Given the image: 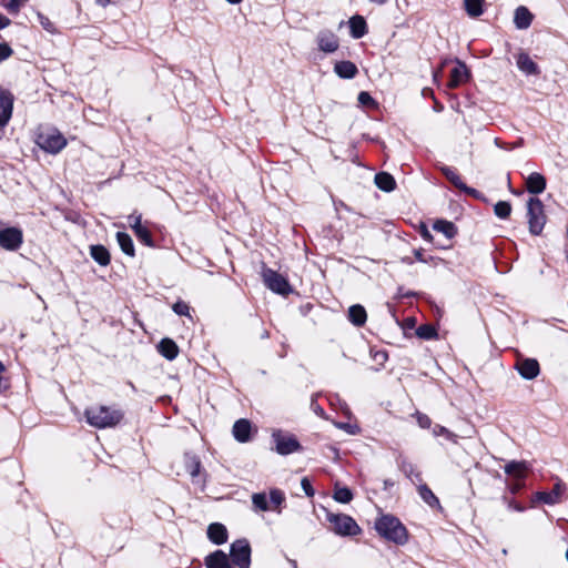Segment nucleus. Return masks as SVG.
<instances>
[{"label": "nucleus", "instance_id": "obj_19", "mask_svg": "<svg viewBox=\"0 0 568 568\" xmlns=\"http://www.w3.org/2000/svg\"><path fill=\"white\" fill-rule=\"evenodd\" d=\"M526 187L529 193L540 194L546 189V179L540 173L534 172L527 176Z\"/></svg>", "mask_w": 568, "mask_h": 568}, {"label": "nucleus", "instance_id": "obj_50", "mask_svg": "<svg viewBox=\"0 0 568 568\" xmlns=\"http://www.w3.org/2000/svg\"><path fill=\"white\" fill-rule=\"evenodd\" d=\"M39 20H40L41 26H42L45 30H48V31H50V32H52V31H53V26H52L51 21H50L48 18H45V17H44V16H42V14H39Z\"/></svg>", "mask_w": 568, "mask_h": 568}, {"label": "nucleus", "instance_id": "obj_24", "mask_svg": "<svg viewBox=\"0 0 568 568\" xmlns=\"http://www.w3.org/2000/svg\"><path fill=\"white\" fill-rule=\"evenodd\" d=\"M335 73L343 79H353L356 77L357 67L351 61H339L334 67Z\"/></svg>", "mask_w": 568, "mask_h": 568}, {"label": "nucleus", "instance_id": "obj_38", "mask_svg": "<svg viewBox=\"0 0 568 568\" xmlns=\"http://www.w3.org/2000/svg\"><path fill=\"white\" fill-rule=\"evenodd\" d=\"M252 501L254 507L258 510L266 511L271 509L265 494H254L252 496Z\"/></svg>", "mask_w": 568, "mask_h": 568}, {"label": "nucleus", "instance_id": "obj_6", "mask_svg": "<svg viewBox=\"0 0 568 568\" xmlns=\"http://www.w3.org/2000/svg\"><path fill=\"white\" fill-rule=\"evenodd\" d=\"M262 278L265 286L276 294L287 295L292 291L286 277L272 268L264 267Z\"/></svg>", "mask_w": 568, "mask_h": 568}, {"label": "nucleus", "instance_id": "obj_37", "mask_svg": "<svg viewBox=\"0 0 568 568\" xmlns=\"http://www.w3.org/2000/svg\"><path fill=\"white\" fill-rule=\"evenodd\" d=\"M416 335L424 339H432V338L436 337L437 333H436V329L434 326L426 324V325H420L416 329Z\"/></svg>", "mask_w": 568, "mask_h": 568}, {"label": "nucleus", "instance_id": "obj_3", "mask_svg": "<svg viewBox=\"0 0 568 568\" xmlns=\"http://www.w3.org/2000/svg\"><path fill=\"white\" fill-rule=\"evenodd\" d=\"M36 143L43 151L57 154L65 148L67 140L57 129H45L38 133Z\"/></svg>", "mask_w": 568, "mask_h": 568}, {"label": "nucleus", "instance_id": "obj_35", "mask_svg": "<svg viewBox=\"0 0 568 568\" xmlns=\"http://www.w3.org/2000/svg\"><path fill=\"white\" fill-rule=\"evenodd\" d=\"M334 499L342 504H347L353 499V494L349 488L335 485Z\"/></svg>", "mask_w": 568, "mask_h": 568}, {"label": "nucleus", "instance_id": "obj_32", "mask_svg": "<svg viewBox=\"0 0 568 568\" xmlns=\"http://www.w3.org/2000/svg\"><path fill=\"white\" fill-rule=\"evenodd\" d=\"M116 241L123 251L129 256H134V245L131 236L128 233L124 232H118L116 233Z\"/></svg>", "mask_w": 568, "mask_h": 568}, {"label": "nucleus", "instance_id": "obj_33", "mask_svg": "<svg viewBox=\"0 0 568 568\" xmlns=\"http://www.w3.org/2000/svg\"><path fill=\"white\" fill-rule=\"evenodd\" d=\"M418 494L420 498L430 507H439L438 498L434 495L427 485L419 484Z\"/></svg>", "mask_w": 568, "mask_h": 568}, {"label": "nucleus", "instance_id": "obj_15", "mask_svg": "<svg viewBox=\"0 0 568 568\" xmlns=\"http://www.w3.org/2000/svg\"><path fill=\"white\" fill-rule=\"evenodd\" d=\"M13 109V99L10 93H0V126H6L11 119Z\"/></svg>", "mask_w": 568, "mask_h": 568}, {"label": "nucleus", "instance_id": "obj_30", "mask_svg": "<svg viewBox=\"0 0 568 568\" xmlns=\"http://www.w3.org/2000/svg\"><path fill=\"white\" fill-rule=\"evenodd\" d=\"M375 183L378 189L386 192L393 191L395 189L394 178L385 172H381L375 175Z\"/></svg>", "mask_w": 568, "mask_h": 568}, {"label": "nucleus", "instance_id": "obj_58", "mask_svg": "<svg viewBox=\"0 0 568 568\" xmlns=\"http://www.w3.org/2000/svg\"><path fill=\"white\" fill-rule=\"evenodd\" d=\"M439 73H440V70H439V71H435V72L433 73V78H434V81H435V82H437V81H438Z\"/></svg>", "mask_w": 568, "mask_h": 568}, {"label": "nucleus", "instance_id": "obj_13", "mask_svg": "<svg viewBox=\"0 0 568 568\" xmlns=\"http://www.w3.org/2000/svg\"><path fill=\"white\" fill-rule=\"evenodd\" d=\"M440 171L443 172V174L446 176V179L452 183L454 184V186H456L457 189H459L460 191L467 193V194H470V195H476L477 194V191L475 189H471V187H468L464 182L463 180L460 179L459 174L457 173V171L453 168H449V166H442L440 168Z\"/></svg>", "mask_w": 568, "mask_h": 568}, {"label": "nucleus", "instance_id": "obj_51", "mask_svg": "<svg viewBox=\"0 0 568 568\" xmlns=\"http://www.w3.org/2000/svg\"><path fill=\"white\" fill-rule=\"evenodd\" d=\"M420 235L424 240H426L428 242H430L433 240L432 233L425 225H423L420 229Z\"/></svg>", "mask_w": 568, "mask_h": 568}, {"label": "nucleus", "instance_id": "obj_20", "mask_svg": "<svg viewBox=\"0 0 568 568\" xmlns=\"http://www.w3.org/2000/svg\"><path fill=\"white\" fill-rule=\"evenodd\" d=\"M184 466L186 471L192 477L193 481H200L199 477L202 474V465L199 457L193 454H185Z\"/></svg>", "mask_w": 568, "mask_h": 568}, {"label": "nucleus", "instance_id": "obj_29", "mask_svg": "<svg viewBox=\"0 0 568 568\" xmlns=\"http://www.w3.org/2000/svg\"><path fill=\"white\" fill-rule=\"evenodd\" d=\"M92 258L102 266H106L110 263L109 251L102 245H92L90 248Z\"/></svg>", "mask_w": 568, "mask_h": 568}, {"label": "nucleus", "instance_id": "obj_46", "mask_svg": "<svg viewBox=\"0 0 568 568\" xmlns=\"http://www.w3.org/2000/svg\"><path fill=\"white\" fill-rule=\"evenodd\" d=\"M338 428L346 430L348 434L355 435L358 433V427L348 423H336Z\"/></svg>", "mask_w": 568, "mask_h": 568}, {"label": "nucleus", "instance_id": "obj_28", "mask_svg": "<svg viewBox=\"0 0 568 568\" xmlns=\"http://www.w3.org/2000/svg\"><path fill=\"white\" fill-rule=\"evenodd\" d=\"M400 470L415 484L422 483V473L416 468V466L403 459L399 464Z\"/></svg>", "mask_w": 568, "mask_h": 568}, {"label": "nucleus", "instance_id": "obj_8", "mask_svg": "<svg viewBox=\"0 0 568 568\" xmlns=\"http://www.w3.org/2000/svg\"><path fill=\"white\" fill-rule=\"evenodd\" d=\"M272 438L275 443V450L280 455H288L301 449V445L295 436L283 433L282 430H275L272 434Z\"/></svg>", "mask_w": 568, "mask_h": 568}, {"label": "nucleus", "instance_id": "obj_57", "mask_svg": "<svg viewBox=\"0 0 568 568\" xmlns=\"http://www.w3.org/2000/svg\"><path fill=\"white\" fill-rule=\"evenodd\" d=\"M415 256H416V258H417L418 261L424 262L423 254H422L419 251H416V252H415Z\"/></svg>", "mask_w": 568, "mask_h": 568}, {"label": "nucleus", "instance_id": "obj_14", "mask_svg": "<svg viewBox=\"0 0 568 568\" xmlns=\"http://www.w3.org/2000/svg\"><path fill=\"white\" fill-rule=\"evenodd\" d=\"M468 79V69L465 63L457 61L455 67L450 71V79L448 81V88L455 89L460 84L465 83Z\"/></svg>", "mask_w": 568, "mask_h": 568}, {"label": "nucleus", "instance_id": "obj_4", "mask_svg": "<svg viewBox=\"0 0 568 568\" xmlns=\"http://www.w3.org/2000/svg\"><path fill=\"white\" fill-rule=\"evenodd\" d=\"M327 521L331 524L332 530L339 536H356L362 529L356 521L345 514H327Z\"/></svg>", "mask_w": 568, "mask_h": 568}, {"label": "nucleus", "instance_id": "obj_34", "mask_svg": "<svg viewBox=\"0 0 568 568\" xmlns=\"http://www.w3.org/2000/svg\"><path fill=\"white\" fill-rule=\"evenodd\" d=\"M434 230L443 233L447 239H452L456 234L454 224L447 221H436L434 224Z\"/></svg>", "mask_w": 568, "mask_h": 568}, {"label": "nucleus", "instance_id": "obj_53", "mask_svg": "<svg viewBox=\"0 0 568 568\" xmlns=\"http://www.w3.org/2000/svg\"><path fill=\"white\" fill-rule=\"evenodd\" d=\"M523 487V484L519 483V480H517L516 483H514L509 489L513 494H517Z\"/></svg>", "mask_w": 568, "mask_h": 568}, {"label": "nucleus", "instance_id": "obj_40", "mask_svg": "<svg viewBox=\"0 0 568 568\" xmlns=\"http://www.w3.org/2000/svg\"><path fill=\"white\" fill-rule=\"evenodd\" d=\"M357 101L363 106L371 108V109L377 108V102L366 91L359 92Z\"/></svg>", "mask_w": 568, "mask_h": 568}, {"label": "nucleus", "instance_id": "obj_31", "mask_svg": "<svg viewBox=\"0 0 568 568\" xmlns=\"http://www.w3.org/2000/svg\"><path fill=\"white\" fill-rule=\"evenodd\" d=\"M485 0H464V8L471 18H477L484 13Z\"/></svg>", "mask_w": 568, "mask_h": 568}, {"label": "nucleus", "instance_id": "obj_27", "mask_svg": "<svg viewBox=\"0 0 568 568\" xmlns=\"http://www.w3.org/2000/svg\"><path fill=\"white\" fill-rule=\"evenodd\" d=\"M348 320L356 326L364 325L367 320L365 308L359 304L352 305L348 308Z\"/></svg>", "mask_w": 568, "mask_h": 568}, {"label": "nucleus", "instance_id": "obj_1", "mask_svg": "<svg viewBox=\"0 0 568 568\" xmlns=\"http://www.w3.org/2000/svg\"><path fill=\"white\" fill-rule=\"evenodd\" d=\"M87 423L95 428H111L115 427L123 419V412L119 408L95 405L85 409L84 412Z\"/></svg>", "mask_w": 568, "mask_h": 568}, {"label": "nucleus", "instance_id": "obj_23", "mask_svg": "<svg viewBox=\"0 0 568 568\" xmlns=\"http://www.w3.org/2000/svg\"><path fill=\"white\" fill-rule=\"evenodd\" d=\"M158 351L169 361H173L179 354V347L171 338H163L158 345Z\"/></svg>", "mask_w": 568, "mask_h": 568}, {"label": "nucleus", "instance_id": "obj_52", "mask_svg": "<svg viewBox=\"0 0 568 568\" xmlns=\"http://www.w3.org/2000/svg\"><path fill=\"white\" fill-rule=\"evenodd\" d=\"M10 19L0 13V30L7 28L10 24Z\"/></svg>", "mask_w": 568, "mask_h": 568}, {"label": "nucleus", "instance_id": "obj_63", "mask_svg": "<svg viewBox=\"0 0 568 568\" xmlns=\"http://www.w3.org/2000/svg\"><path fill=\"white\" fill-rule=\"evenodd\" d=\"M315 412H316V413H318V414H322V413H323V409H321V408H316V409H315Z\"/></svg>", "mask_w": 568, "mask_h": 568}, {"label": "nucleus", "instance_id": "obj_2", "mask_svg": "<svg viewBox=\"0 0 568 568\" xmlns=\"http://www.w3.org/2000/svg\"><path fill=\"white\" fill-rule=\"evenodd\" d=\"M375 529L383 538L397 545H404L408 540L407 529L392 515H383L376 519Z\"/></svg>", "mask_w": 568, "mask_h": 568}, {"label": "nucleus", "instance_id": "obj_61", "mask_svg": "<svg viewBox=\"0 0 568 568\" xmlns=\"http://www.w3.org/2000/svg\"><path fill=\"white\" fill-rule=\"evenodd\" d=\"M4 371V365L0 362V373Z\"/></svg>", "mask_w": 568, "mask_h": 568}, {"label": "nucleus", "instance_id": "obj_47", "mask_svg": "<svg viewBox=\"0 0 568 568\" xmlns=\"http://www.w3.org/2000/svg\"><path fill=\"white\" fill-rule=\"evenodd\" d=\"M130 227L135 231L139 226H142L141 215L140 214H131L129 216Z\"/></svg>", "mask_w": 568, "mask_h": 568}, {"label": "nucleus", "instance_id": "obj_9", "mask_svg": "<svg viewBox=\"0 0 568 568\" xmlns=\"http://www.w3.org/2000/svg\"><path fill=\"white\" fill-rule=\"evenodd\" d=\"M22 232L17 227L0 230V246L8 251H14L22 244Z\"/></svg>", "mask_w": 568, "mask_h": 568}, {"label": "nucleus", "instance_id": "obj_41", "mask_svg": "<svg viewBox=\"0 0 568 568\" xmlns=\"http://www.w3.org/2000/svg\"><path fill=\"white\" fill-rule=\"evenodd\" d=\"M433 434L436 437L444 436L446 439L456 443L457 436L444 426L435 425L433 428Z\"/></svg>", "mask_w": 568, "mask_h": 568}, {"label": "nucleus", "instance_id": "obj_12", "mask_svg": "<svg viewBox=\"0 0 568 568\" xmlns=\"http://www.w3.org/2000/svg\"><path fill=\"white\" fill-rule=\"evenodd\" d=\"M564 493V485L558 481L555 484L551 491H538L535 495L537 501H541L547 505L558 504Z\"/></svg>", "mask_w": 568, "mask_h": 568}, {"label": "nucleus", "instance_id": "obj_42", "mask_svg": "<svg viewBox=\"0 0 568 568\" xmlns=\"http://www.w3.org/2000/svg\"><path fill=\"white\" fill-rule=\"evenodd\" d=\"M270 499H271V504L274 505L275 507H278L280 505H282V503H284L285 500V496H284V493L280 489H272L270 491Z\"/></svg>", "mask_w": 568, "mask_h": 568}, {"label": "nucleus", "instance_id": "obj_64", "mask_svg": "<svg viewBox=\"0 0 568 568\" xmlns=\"http://www.w3.org/2000/svg\"><path fill=\"white\" fill-rule=\"evenodd\" d=\"M566 558H567V560H568V548H567V551H566Z\"/></svg>", "mask_w": 568, "mask_h": 568}, {"label": "nucleus", "instance_id": "obj_16", "mask_svg": "<svg viewBox=\"0 0 568 568\" xmlns=\"http://www.w3.org/2000/svg\"><path fill=\"white\" fill-rule=\"evenodd\" d=\"M252 424L248 419L242 418L233 425V436L240 443H247L251 440Z\"/></svg>", "mask_w": 568, "mask_h": 568}, {"label": "nucleus", "instance_id": "obj_39", "mask_svg": "<svg viewBox=\"0 0 568 568\" xmlns=\"http://www.w3.org/2000/svg\"><path fill=\"white\" fill-rule=\"evenodd\" d=\"M134 234L136 235V237L142 242L144 243L145 245L148 246H152V236H151V233L150 231L144 226H139L135 231H134Z\"/></svg>", "mask_w": 568, "mask_h": 568}, {"label": "nucleus", "instance_id": "obj_44", "mask_svg": "<svg viewBox=\"0 0 568 568\" xmlns=\"http://www.w3.org/2000/svg\"><path fill=\"white\" fill-rule=\"evenodd\" d=\"M173 311L178 314V315H184V316H189L190 315V307L186 303L184 302H176L174 305H173Z\"/></svg>", "mask_w": 568, "mask_h": 568}, {"label": "nucleus", "instance_id": "obj_25", "mask_svg": "<svg viewBox=\"0 0 568 568\" xmlns=\"http://www.w3.org/2000/svg\"><path fill=\"white\" fill-rule=\"evenodd\" d=\"M351 36L354 39H361L367 32L366 21L361 16H354L349 19Z\"/></svg>", "mask_w": 568, "mask_h": 568}, {"label": "nucleus", "instance_id": "obj_59", "mask_svg": "<svg viewBox=\"0 0 568 568\" xmlns=\"http://www.w3.org/2000/svg\"><path fill=\"white\" fill-rule=\"evenodd\" d=\"M423 94L426 97V95H433V91L430 89H424L423 90Z\"/></svg>", "mask_w": 568, "mask_h": 568}, {"label": "nucleus", "instance_id": "obj_45", "mask_svg": "<svg viewBox=\"0 0 568 568\" xmlns=\"http://www.w3.org/2000/svg\"><path fill=\"white\" fill-rule=\"evenodd\" d=\"M13 53V50L7 43H0V62L10 58Z\"/></svg>", "mask_w": 568, "mask_h": 568}, {"label": "nucleus", "instance_id": "obj_18", "mask_svg": "<svg viewBox=\"0 0 568 568\" xmlns=\"http://www.w3.org/2000/svg\"><path fill=\"white\" fill-rule=\"evenodd\" d=\"M504 469L507 475L514 477L516 480H521L529 470V464L527 462L513 460L506 464Z\"/></svg>", "mask_w": 568, "mask_h": 568}, {"label": "nucleus", "instance_id": "obj_60", "mask_svg": "<svg viewBox=\"0 0 568 568\" xmlns=\"http://www.w3.org/2000/svg\"><path fill=\"white\" fill-rule=\"evenodd\" d=\"M227 2L232 3V4H237L240 3L242 0H226Z\"/></svg>", "mask_w": 568, "mask_h": 568}, {"label": "nucleus", "instance_id": "obj_10", "mask_svg": "<svg viewBox=\"0 0 568 568\" xmlns=\"http://www.w3.org/2000/svg\"><path fill=\"white\" fill-rule=\"evenodd\" d=\"M316 43L318 49L325 53H333L339 47L338 37L329 30L320 31L316 37Z\"/></svg>", "mask_w": 568, "mask_h": 568}, {"label": "nucleus", "instance_id": "obj_43", "mask_svg": "<svg viewBox=\"0 0 568 568\" xmlns=\"http://www.w3.org/2000/svg\"><path fill=\"white\" fill-rule=\"evenodd\" d=\"M26 2L23 0H9L4 7L9 12L18 13Z\"/></svg>", "mask_w": 568, "mask_h": 568}, {"label": "nucleus", "instance_id": "obj_5", "mask_svg": "<svg viewBox=\"0 0 568 568\" xmlns=\"http://www.w3.org/2000/svg\"><path fill=\"white\" fill-rule=\"evenodd\" d=\"M528 224L529 231L534 235H539L546 223L544 204L539 199L531 197L528 201Z\"/></svg>", "mask_w": 568, "mask_h": 568}, {"label": "nucleus", "instance_id": "obj_21", "mask_svg": "<svg viewBox=\"0 0 568 568\" xmlns=\"http://www.w3.org/2000/svg\"><path fill=\"white\" fill-rule=\"evenodd\" d=\"M207 537L212 542L222 545L227 540V530L224 525L214 523L207 528Z\"/></svg>", "mask_w": 568, "mask_h": 568}, {"label": "nucleus", "instance_id": "obj_22", "mask_svg": "<svg viewBox=\"0 0 568 568\" xmlns=\"http://www.w3.org/2000/svg\"><path fill=\"white\" fill-rule=\"evenodd\" d=\"M207 568H232L230 560L222 550H216L205 558Z\"/></svg>", "mask_w": 568, "mask_h": 568}, {"label": "nucleus", "instance_id": "obj_36", "mask_svg": "<svg viewBox=\"0 0 568 568\" xmlns=\"http://www.w3.org/2000/svg\"><path fill=\"white\" fill-rule=\"evenodd\" d=\"M495 214L500 219H507L510 215L511 206L506 201H499L494 207Z\"/></svg>", "mask_w": 568, "mask_h": 568}, {"label": "nucleus", "instance_id": "obj_7", "mask_svg": "<svg viewBox=\"0 0 568 568\" xmlns=\"http://www.w3.org/2000/svg\"><path fill=\"white\" fill-rule=\"evenodd\" d=\"M231 558L239 568H250L251 565V547L246 539L235 540L231 545Z\"/></svg>", "mask_w": 568, "mask_h": 568}, {"label": "nucleus", "instance_id": "obj_17", "mask_svg": "<svg viewBox=\"0 0 568 568\" xmlns=\"http://www.w3.org/2000/svg\"><path fill=\"white\" fill-rule=\"evenodd\" d=\"M516 64L518 69L527 75L538 74V65L532 61L526 52H519L516 55Z\"/></svg>", "mask_w": 568, "mask_h": 568}, {"label": "nucleus", "instance_id": "obj_56", "mask_svg": "<svg viewBox=\"0 0 568 568\" xmlns=\"http://www.w3.org/2000/svg\"><path fill=\"white\" fill-rule=\"evenodd\" d=\"M369 1L375 3V4H378V6H382V4L387 2V0H369Z\"/></svg>", "mask_w": 568, "mask_h": 568}, {"label": "nucleus", "instance_id": "obj_55", "mask_svg": "<svg viewBox=\"0 0 568 568\" xmlns=\"http://www.w3.org/2000/svg\"><path fill=\"white\" fill-rule=\"evenodd\" d=\"M95 2L98 6L105 8L111 3V0H95Z\"/></svg>", "mask_w": 568, "mask_h": 568}, {"label": "nucleus", "instance_id": "obj_62", "mask_svg": "<svg viewBox=\"0 0 568 568\" xmlns=\"http://www.w3.org/2000/svg\"><path fill=\"white\" fill-rule=\"evenodd\" d=\"M315 412H316V413H318V414H322V413H323V409H321V408H316V409H315Z\"/></svg>", "mask_w": 568, "mask_h": 568}, {"label": "nucleus", "instance_id": "obj_26", "mask_svg": "<svg viewBox=\"0 0 568 568\" xmlns=\"http://www.w3.org/2000/svg\"><path fill=\"white\" fill-rule=\"evenodd\" d=\"M532 21V14L526 7H518L515 11L514 22L518 29H527Z\"/></svg>", "mask_w": 568, "mask_h": 568}, {"label": "nucleus", "instance_id": "obj_49", "mask_svg": "<svg viewBox=\"0 0 568 568\" xmlns=\"http://www.w3.org/2000/svg\"><path fill=\"white\" fill-rule=\"evenodd\" d=\"M301 485L307 496L312 497L314 495V490L312 488V485H311L308 478L304 477L301 481Z\"/></svg>", "mask_w": 568, "mask_h": 568}, {"label": "nucleus", "instance_id": "obj_48", "mask_svg": "<svg viewBox=\"0 0 568 568\" xmlns=\"http://www.w3.org/2000/svg\"><path fill=\"white\" fill-rule=\"evenodd\" d=\"M417 423L422 428H428L432 425V420L427 415L418 414L417 415Z\"/></svg>", "mask_w": 568, "mask_h": 568}, {"label": "nucleus", "instance_id": "obj_11", "mask_svg": "<svg viewBox=\"0 0 568 568\" xmlns=\"http://www.w3.org/2000/svg\"><path fill=\"white\" fill-rule=\"evenodd\" d=\"M519 374L526 379H534L539 375V364L534 358H521L516 363Z\"/></svg>", "mask_w": 568, "mask_h": 568}, {"label": "nucleus", "instance_id": "obj_54", "mask_svg": "<svg viewBox=\"0 0 568 568\" xmlns=\"http://www.w3.org/2000/svg\"><path fill=\"white\" fill-rule=\"evenodd\" d=\"M509 507L513 508L516 511H524L525 510L524 506H521L520 504H517V503H510Z\"/></svg>", "mask_w": 568, "mask_h": 568}]
</instances>
